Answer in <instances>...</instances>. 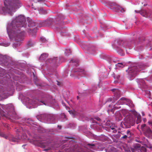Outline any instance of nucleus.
<instances>
[{"label":"nucleus","mask_w":152,"mask_h":152,"mask_svg":"<svg viewBox=\"0 0 152 152\" xmlns=\"http://www.w3.org/2000/svg\"><path fill=\"white\" fill-rule=\"evenodd\" d=\"M26 19L23 15H20L16 17L7 27V31L10 38L14 39L17 42L22 40L24 31L21 28L26 26Z\"/></svg>","instance_id":"nucleus-1"},{"label":"nucleus","mask_w":152,"mask_h":152,"mask_svg":"<svg viewBox=\"0 0 152 152\" xmlns=\"http://www.w3.org/2000/svg\"><path fill=\"white\" fill-rule=\"evenodd\" d=\"M4 5L1 8L2 12L4 13H8L12 15L16 9L22 6L19 0H4Z\"/></svg>","instance_id":"nucleus-2"},{"label":"nucleus","mask_w":152,"mask_h":152,"mask_svg":"<svg viewBox=\"0 0 152 152\" xmlns=\"http://www.w3.org/2000/svg\"><path fill=\"white\" fill-rule=\"evenodd\" d=\"M130 45L126 41L120 40L118 43V46L116 47V50L117 52L120 55H123L124 52L126 48Z\"/></svg>","instance_id":"nucleus-3"},{"label":"nucleus","mask_w":152,"mask_h":152,"mask_svg":"<svg viewBox=\"0 0 152 152\" xmlns=\"http://www.w3.org/2000/svg\"><path fill=\"white\" fill-rule=\"evenodd\" d=\"M144 66L142 65H137L129 67L128 69V72L129 75L132 77H134L138 72L142 69Z\"/></svg>","instance_id":"nucleus-4"},{"label":"nucleus","mask_w":152,"mask_h":152,"mask_svg":"<svg viewBox=\"0 0 152 152\" xmlns=\"http://www.w3.org/2000/svg\"><path fill=\"white\" fill-rule=\"evenodd\" d=\"M17 133L15 137H12L10 140L13 142H18V140H24L27 138L26 134L23 133H20L21 132L17 129Z\"/></svg>","instance_id":"nucleus-5"},{"label":"nucleus","mask_w":152,"mask_h":152,"mask_svg":"<svg viewBox=\"0 0 152 152\" xmlns=\"http://www.w3.org/2000/svg\"><path fill=\"white\" fill-rule=\"evenodd\" d=\"M111 9H113L114 11L118 12H123L125 11L124 8H122L120 6L115 3H112L110 5Z\"/></svg>","instance_id":"nucleus-6"},{"label":"nucleus","mask_w":152,"mask_h":152,"mask_svg":"<svg viewBox=\"0 0 152 152\" xmlns=\"http://www.w3.org/2000/svg\"><path fill=\"white\" fill-rule=\"evenodd\" d=\"M66 152H81V149L77 145L70 147L68 149H65Z\"/></svg>","instance_id":"nucleus-7"},{"label":"nucleus","mask_w":152,"mask_h":152,"mask_svg":"<svg viewBox=\"0 0 152 152\" xmlns=\"http://www.w3.org/2000/svg\"><path fill=\"white\" fill-rule=\"evenodd\" d=\"M135 12L136 13H140L142 16L145 18H148L150 16V14L149 12L144 10H135Z\"/></svg>","instance_id":"nucleus-8"},{"label":"nucleus","mask_w":152,"mask_h":152,"mask_svg":"<svg viewBox=\"0 0 152 152\" xmlns=\"http://www.w3.org/2000/svg\"><path fill=\"white\" fill-rule=\"evenodd\" d=\"M143 131L144 135L147 137H149L151 135L152 131L149 127L146 126Z\"/></svg>","instance_id":"nucleus-9"},{"label":"nucleus","mask_w":152,"mask_h":152,"mask_svg":"<svg viewBox=\"0 0 152 152\" xmlns=\"http://www.w3.org/2000/svg\"><path fill=\"white\" fill-rule=\"evenodd\" d=\"M74 71L75 72H78L79 73L78 74L81 75V76H83L82 75L85 76L88 75V72L83 69H77V70H75Z\"/></svg>","instance_id":"nucleus-10"},{"label":"nucleus","mask_w":152,"mask_h":152,"mask_svg":"<svg viewBox=\"0 0 152 152\" xmlns=\"http://www.w3.org/2000/svg\"><path fill=\"white\" fill-rule=\"evenodd\" d=\"M111 91L114 92V96L116 97V98H118L120 96V92L118 89L114 88L112 89Z\"/></svg>","instance_id":"nucleus-11"},{"label":"nucleus","mask_w":152,"mask_h":152,"mask_svg":"<svg viewBox=\"0 0 152 152\" xmlns=\"http://www.w3.org/2000/svg\"><path fill=\"white\" fill-rule=\"evenodd\" d=\"M36 28H34L33 29H28V32L29 34L32 36H35L36 35Z\"/></svg>","instance_id":"nucleus-12"},{"label":"nucleus","mask_w":152,"mask_h":152,"mask_svg":"<svg viewBox=\"0 0 152 152\" xmlns=\"http://www.w3.org/2000/svg\"><path fill=\"white\" fill-rule=\"evenodd\" d=\"M28 26L29 27H32L37 26V23L32 20H30L28 21Z\"/></svg>","instance_id":"nucleus-13"},{"label":"nucleus","mask_w":152,"mask_h":152,"mask_svg":"<svg viewBox=\"0 0 152 152\" xmlns=\"http://www.w3.org/2000/svg\"><path fill=\"white\" fill-rule=\"evenodd\" d=\"M0 114L1 116H4L7 118H10L12 117L9 114H5L4 112L2 110L0 112Z\"/></svg>","instance_id":"nucleus-14"},{"label":"nucleus","mask_w":152,"mask_h":152,"mask_svg":"<svg viewBox=\"0 0 152 152\" xmlns=\"http://www.w3.org/2000/svg\"><path fill=\"white\" fill-rule=\"evenodd\" d=\"M48 56V54L47 53H43L39 57V59L41 60H45Z\"/></svg>","instance_id":"nucleus-15"},{"label":"nucleus","mask_w":152,"mask_h":152,"mask_svg":"<svg viewBox=\"0 0 152 152\" xmlns=\"http://www.w3.org/2000/svg\"><path fill=\"white\" fill-rule=\"evenodd\" d=\"M126 99L124 98H122L120 99L118 101L117 103H116L118 105L123 104H124V102H123V101L125 100Z\"/></svg>","instance_id":"nucleus-16"},{"label":"nucleus","mask_w":152,"mask_h":152,"mask_svg":"<svg viewBox=\"0 0 152 152\" xmlns=\"http://www.w3.org/2000/svg\"><path fill=\"white\" fill-rule=\"evenodd\" d=\"M49 143L48 142H42L41 144V147L42 148H45L49 145Z\"/></svg>","instance_id":"nucleus-17"},{"label":"nucleus","mask_w":152,"mask_h":152,"mask_svg":"<svg viewBox=\"0 0 152 152\" xmlns=\"http://www.w3.org/2000/svg\"><path fill=\"white\" fill-rule=\"evenodd\" d=\"M117 67L123 68L125 66V65L122 63H118L115 65Z\"/></svg>","instance_id":"nucleus-18"},{"label":"nucleus","mask_w":152,"mask_h":152,"mask_svg":"<svg viewBox=\"0 0 152 152\" xmlns=\"http://www.w3.org/2000/svg\"><path fill=\"white\" fill-rule=\"evenodd\" d=\"M27 44L29 47H32L34 45V43L32 41L30 40L28 41Z\"/></svg>","instance_id":"nucleus-19"},{"label":"nucleus","mask_w":152,"mask_h":152,"mask_svg":"<svg viewBox=\"0 0 152 152\" xmlns=\"http://www.w3.org/2000/svg\"><path fill=\"white\" fill-rule=\"evenodd\" d=\"M124 125H126L125 126L126 128H129L131 126H133L134 125V122L133 121L132 122H131V123L130 124L128 125H126V123Z\"/></svg>","instance_id":"nucleus-20"},{"label":"nucleus","mask_w":152,"mask_h":152,"mask_svg":"<svg viewBox=\"0 0 152 152\" xmlns=\"http://www.w3.org/2000/svg\"><path fill=\"white\" fill-rule=\"evenodd\" d=\"M126 134L127 135L128 137L130 138L132 136V133L130 132V130H128L126 132Z\"/></svg>","instance_id":"nucleus-21"},{"label":"nucleus","mask_w":152,"mask_h":152,"mask_svg":"<svg viewBox=\"0 0 152 152\" xmlns=\"http://www.w3.org/2000/svg\"><path fill=\"white\" fill-rule=\"evenodd\" d=\"M72 62V63H76V66H77L78 65V64L77 63L78 62V60L77 59H71L70 62Z\"/></svg>","instance_id":"nucleus-22"},{"label":"nucleus","mask_w":152,"mask_h":152,"mask_svg":"<svg viewBox=\"0 0 152 152\" xmlns=\"http://www.w3.org/2000/svg\"><path fill=\"white\" fill-rule=\"evenodd\" d=\"M65 53H66L67 55H69L71 54V52L70 49H68L66 50Z\"/></svg>","instance_id":"nucleus-23"},{"label":"nucleus","mask_w":152,"mask_h":152,"mask_svg":"<svg viewBox=\"0 0 152 152\" xmlns=\"http://www.w3.org/2000/svg\"><path fill=\"white\" fill-rule=\"evenodd\" d=\"M87 145L90 148H92L93 149H95V145L94 144H87Z\"/></svg>","instance_id":"nucleus-24"},{"label":"nucleus","mask_w":152,"mask_h":152,"mask_svg":"<svg viewBox=\"0 0 152 152\" xmlns=\"http://www.w3.org/2000/svg\"><path fill=\"white\" fill-rule=\"evenodd\" d=\"M141 119L139 116H138L137 117V118L136 120V124H138L141 122Z\"/></svg>","instance_id":"nucleus-25"},{"label":"nucleus","mask_w":152,"mask_h":152,"mask_svg":"<svg viewBox=\"0 0 152 152\" xmlns=\"http://www.w3.org/2000/svg\"><path fill=\"white\" fill-rule=\"evenodd\" d=\"M34 1L35 3L38 2H43L45 1V0H33Z\"/></svg>","instance_id":"nucleus-26"},{"label":"nucleus","mask_w":152,"mask_h":152,"mask_svg":"<svg viewBox=\"0 0 152 152\" xmlns=\"http://www.w3.org/2000/svg\"><path fill=\"white\" fill-rule=\"evenodd\" d=\"M40 41L43 42H45L46 41V40L45 38L43 37H41L40 38Z\"/></svg>","instance_id":"nucleus-27"},{"label":"nucleus","mask_w":152,"mask_h":152,"mask_svg":"<svg viewBox=\"0 0 152 152\" xmlns=\"http://www.w3.org/2000/svg\"><path fill=\"white\" fill-rule=\"evenodd\" d=\"M0 136L4 137L5 138H7V136L4 134L0 132Z\"/></svg>","instance_id":"nucleus-28"},{"label":"nucleus","mask_w":152,"mask_h":152,"mask_svg":"<svg viewBox=\"0 0 152 152\" xmlns=\"http://www.w3.org/2000/svg\"><path fill=\"white\" fill-rule=\"evenodd\" d=\"M145 124H143L141 125V128L143 131V130H144V129H145V128H144L145 127Z\"/></svg>","instance_id":"nucleus-29"},{"label":"nucleus","mask_w":152,"mask_h":152,"mask_svg":"<svg viewBox=\"0 0 152 152\" xmlns=\"http://www.w3.org/2000/svg\"><path fill=\"white\" fill-rule=\"evenodd\" d=\"M115 77H116V79L117 80H119V79L120 78V75H118L116 76L115 75L114 76V78H115Z\"/></svg>","instance_id":"nucleus-30"},{"label":"nucleus","mask_w":152,"mask_h":152,"mask_svg":"<svg viewBox=\"0 0 152 152\" xmlns=\"http://www.w3.org/2000/svg\"><path fill=\"white\" fill-rule=\"evenodd\" d=\"M50 149H51V148L49 147L47 149H44L43 151H47L48 150H50Z\"/></svg>","instance_id":"nucleus-31"},{"label":"nucleus","mask_w":152,"mask_h":152,"mask_svg":"<svg viewBox=\"0 0 152 152\" xmlns=\"http://www.w3.org/2000/svg\"><path fill=\"white\" fill-rule=\"evenodd\" d=\"M127 137V136L126 135H124V136H123L121 138H122V139H126V138Z\"/></svg>","instance_id":"nucleus-32"},{"label":"nucleus","mask_w":152,"mask_h":152,"mask_svg":"<svg viewBox=\"0 0 152 152\" xmlns=\"http://www.w3.org/2000/svg\"><path fill=\"white\" fill-rule=\"evenodd\" d=\"M57 58H56L53 59V61L54 62H57Z\"/></svg>","instance_id":"nucleus-33"},{"label":"nucleus","mask_w":152,"mask_h":152,"mask_svg":"<svg viewBox=\"0 0 152 152\" xmlns=\"http://www.w3.org/2000/svg\"><path fill=\"white\" fill-rule=\"evenodd\" d=\"M133 114H134V115H135V116H137V112H136V111H134V112H133Z\"/></svg>","instance_id":"nucleus-34"},{"label":"nucleus","mask_w":152,"mask_h":152,"mask_svg":"<svg viewBox=\"0 0 152 152\" xmlns=\"http://www.w3.org/2000/svg\"><path fill=\"white\" fill-rule=\"evenodd\" d=\"M48 20H47L43 22L42 23H43L44 24H47L48 23Z\"/></svg>","instance_id":"nucleus-35"},{"label":"nucleus","mask_w":152,"mask_h":152,"mask_svg":"<svg viewBox=\"0 0 152 152\" xmlns=\"http://www.w3.org/2000/svg\"><path fill=\"white\" fill-rule=\"evenodd\" d=\"M94 119L98 121H100V119L99 117H96L94 118Z\"/></svg>","instance_id":"nucleus-36"},{"label":"nucleus","mask_w":152,"mask_h":152,"mask_svg":"<svg viewBox=\"0 0 152 152\" xmlns=\"http://www.w3.org/2000/svg\"><path fill=\"white\" fill-rule=\"evenodd\" d=\"M141 150H143V152H146V149L144 148H142Z\"/></svg>","instance_id":"nucleus-37"},{"label":"nucleus","mask_w":152,"mask_h":152,"mask_svg":"<svg viewBox=\"0 0 152 152\" xmlns=\"http://www.w3.org/2000/svg\"><path fill=\"white\" fill-rule=\"evenodd\" d=\"M146 93H148L150 96H151V92L150 91H146Z\"/></svg>","instance_id":"nucleus-38"},{"label":"nucleus","mask_w":152,"mask_h":152,"mask_svg":"<svg viewBox=\"0 0 152 152\" xmlns=\"http://www.w3.org/2000/svg\"><path fill=\"white\" fill-rule=\"evenodd\" d=\"M33 101L34 102V104H37V101H35L34 99L33 100Z\"/></svg>","instance_id":"nucleus-39"},{"label":"nucleus","mask_w":152,"mask_h":152,"mask_svg":"<svg viewBox=\"0 0 152 152\" xmlns=\"http://www.w3.org/2000/svg\"><path fill=\"white\" fill-rule=\"evenodd\" d=\"M148 124H152V122H151V121H149V122H148Z\"/></svg>","instance_id":"nucleus-40"},{"label":"nucleus","mask_w":152,"mask_h":152,"mask_svg":"<svg viewBox=\"0 0 152 152\" xmlns=\"http://www.w3.org/2000/svg\"><path fill=\"white\" fill-rule=\"evenodd\" d=\"M117 132V131L116 130H114V131H113V132H114V133H116Z\"/></svg>","instance_id":"nucleus-41"},{"label":"nucleus","mask_w":152,"mask_h":152,"mask_svg":"<svg viewBox=\"0 0 152 152\" xmlns=\"http://www.w3.org/2000/svg\"><path fill=\"white\" fill-rule=\"evenodd\" d=\"M110 128L112 130L114 129H115L114 127H110Z\"/></svg>","instance_id":"nucleus-42"},{"label":"nucleus","mask_w":152,"mask_h":152,"mask_svg":"<svg viewBox=\"0 0 152 152\" xmlns=\"http://www.w3.org/2000/svg\"><path fill=\"white\" fill-rule=\"evenodd\" d=\"M143 120L144 122H145L146 121V119L145 118H143Z\"/></svg>","instance_id":"nucleus-43"},{"label":"nucleus","mask_w":152,"mask_h":152,"mask_svg":"<svg viewBox=\"0 0 152 152\" xmlns=\"http://www.w3.org/2000/svg\"><path fill=\"white\" fill-rule=\"evenodd\" d=\"M58 126V127H59V129H61V126Z\"/></svg>","instance_id":"nucleus-44"},{"label":"nucleus","mask_w":152,"mask_h":152,"mask_svg":"<svg viewBox=\"0 0 152 152\" xmlns=\"http://www.w3.org/2000/svg\"><path fill=\"white\" fill-rule=\"evenodd\" d=\"M142 115L143 116L144 115V113H143V112H142Z\"/></svg>","instance_id":"nucleus-45"},{"label":"nucleus","mask_w":152,"mask_h":152,"mask_svg":"<svg viewBox=\"0 0 152 152\" xmlns=\"http://www.w3.org/2000/svg\"><path fill=\"white\" fill-rule=\"evenodd\" d=\"M42 102V103H43L45 105H46V104L44 102Z\"/></svg>","instance_id":"nucleus-46"},{"label":"nucleus","mask_w":152,"mask_h":152,"mask_svg":"<svg viewBox=\"0 0 152 152\" xmlns=\"http://www.w3.org/2000/svg\"><path fill=\"white\" fill-rule=\"evenodd\" d=\"M79 97L78 96H77V98L78 99Z\"/></svg>","instance_id":"nucleus-47"},{"label":"nucleus","mask_w":152,"mask_h":152,"mask_svg":"<svg viewBox=\"0 0 152 152\" xmlns=\"http://www.w3.org/2000/svg\"><path fill=\"white\" fill-rule=\"evenodd\" d=\"M123 111H126V110H123Z\"/></svg>","instance_id":"nucleus-48"},{"label":"nucleus","mask_w":152,"mask_h":152,"mask_svg":"<svg viewBox=\"0 0 152 152\" xmlns=\"http://www.w3.org/2000/svg\"><path fill=\"white\" fill-rule=\"evenodd\" d=\"M148 45H148V44L147 45V46L148 47Z\"/></svg>","instance_id":"nucleus-49"},{"label":"nucleus","mask_w":152,"mask_h":152,"mask_svg":"<svg viewBox=\"0 0 152 152\" xmlns=\"http://www.w3.org/2000/svg\"><path fill=\"white\" fill-rule=\"evenodd\" d=\"M109 107H110V105H109Z\"/></svg>","instance_id":"nucleus-50"},{"label":"nucleus","mask_w":152,"mask_h":152,"mask_svg":"<svg viewBox=\"0 0 152 152\" xmlns=\"http://www.w3.org/2000/svg\"><path fill=\"white\" fill-rule=\"evenodd\" d=\"M32 7H33V4H32Z\"/></svg>","instance_id":"nucleus-51"},{"label":"nucleus","mask_w":152,"mask_h":152,"mask_svg":"<svg viewBox=\"0 0 152 152\" xmlns=\"http://www.w3.org/2000/svg\"><path fill=\"white\" fill-rule=\"evenodd\" d=\"M105 152H107V151H106Z\"/></svg>","instance_id":"nucleus-52"},{"label":"nucleus","mask_w":152,"mask_h":152,"mask_svg":"<svg viewBox=\"0 0 152 152\" xmlns=\"http://www.w3.org/2000/svg\"><path fill=\"white\" fill-rule=\"evenodd\" d=\"M25 145H23V146H25Z\"/></svg>","instance_id":"nucleus-53"}]
</instances>
